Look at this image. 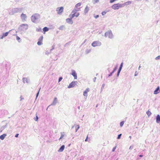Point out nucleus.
<instances>
[{"instance_id": "1", "label": "nucleus", "mask_w": 160, "mask_h": 160, "mask_svg": "<svg viewBox=\"0 0 160 160\" xmlns=\"http://www.w3.org/2000/svg\"><path fill=\"white\" fill-rule=\"evenodd\" d=\"M22 10V8H15L12 9V10L9 12V14L10 15H12L18 12H21Z\"/></svg>"}, {"instance_id": "53", "label": "nucleus", "mask_w": 160, "mask_h": 160, "mask_svg": "<svg viewBox=\"0 0 160 160\" xmlns=\"http://www.w3.org/2000/svg\"><path fill=\"white\" fill-rule=\"evenodd\" d=\"M96 77H95L93 79V82H95V81H96Z\"/></svg>"}, {"instance_id": "40", "label": "nucleus", "mask_w": 160, "mask_h": 160, "mask_svg": "<svg viewBox=\"0 0 160 160\" xmlns=\"http://www.w3.org/2000/svg\"><path fill=\"white\" fill-rule=\"evenodd\" d=\"M117 67H115L113 69V71L112 72V73H114L117 70Z\"/></svg>"}, {"instance_id": "33", "label": "nucleus", "mask_w": 160, "mask_h": 160, "mask_svg": "<svg viewBox=\"0 0 160 160\" xmlns=\"http://www.w3.org/2000/svg\"><path fill=\"white\" fill-rule=\"evenodd\" d=\"M61 136L60 138L59 139V140L60 139L62 138H63V136H64V135L63 134L62 132H61Z\"/></svg>"}, {"instance_id": "41", "label": "nucleus", "mask_w": 160, "mask_h": 160, "mask_svg": "<svg viewBox=\"0 0 160 160\" xmlns=\"http://www.w3.org/2000/svg\"><path fill=\"white\" fill-rule=\"evenodd\" d=\"M51 52H48V51H46L45 54H48L51 53Z\"/></svg>"}, {"instance_id": "63", "label": "nucleus", "mask_w": 160, "mask_h": 160, "mask_svg": "<svg viewBox=\"0 0 160 160\" xmlns=\"http://www.w3.org/2000/svg\"><path fill=\"white\" fill-rule=\"evenodd\" d=\"M74 127V126H72V128H73Z\"/></svg>"}, {"instance_id": "10", "label": "nucleus", "mask_w": 160, "mask_h": 160, "mask_svg": "<svg viewBox=\"0 0 160 160\" xmlns=\"http://www.w3.org/2000/svg\"><path fill=\"white\" fill-rule=\"evenodd\" d=\"M160 92V89L159 87L158 86L156 89L155 90L154 92V94H157L159 93Z\"/></svg>"}, {"instance_id": "55", "label": "nucleus", "mask_w": 160, "mask_h": 160, "mask_svg": "<svg viewBox=\"0 0 160 160\" xmlns=\"http://www.w3.org/2000/svg\"><path fill=\"white\" fill-rule=\"evenodd\" d=\"M88 135L87 136V137L86 138V139H85V141L87 142L88 141Z\"/></svg>"}, {"instance_id": "62", "label": "nucleus", "mask_w": 160, "mask_h": 160, "mask_svg": "<svg viewBox=\"0 0 160 160\" xmlns=\"http://www.w3.org/2000/svg\"><path fill=\"white\" fill-rule=\"evenodd\" d=\"M140 68H141V66H140L139 67V68H138V69H139Z\"/></svg>"}, {"instance_id": "42", "label": "nucleus", "mask_w": 160, "mask_h": 160, "mask_svg": "<svg viewBox=\"0 0 160 160\" xmlns=\"http://www.w3.org/2000/svg\"><path fill=\"white\" fill-rule=\"evenodd\" d=\"M38 117L37 116L36 117V118H34V120L35 121H37L38 120Z\"/></svg>"}, {"instance_id": "45", "label": "nucleus", "mask_w": 160, "mask_h": 160, "mask_svg": "<svg viewBox=\"0 0 160 160\" xmlns=\"http://www.w3.org/2000/svg\"><path fill=\"white\" fill-rule=\"evenodd\" d=\"M55 45H53L52 46V49H50V52H51L52 50H53L54 48Z\"/></svg>"}, {"instance_id": "34", "label": "nucleus", "mask_w": 160, "mask_h": 160, "mask_svg": "<svg viewBox=\"0 0 160 160\" xmlns=\"http://www.w3.org/2000/svg\"><path fill=\"white\" fill-rule=\"evenodd\" d=\"M121 135H122V134H119L118 135L117 138L118 139H120L121 138Z\"/></svg>"}, {"instance_id": "30", "label": "nucleus", "mask_w": 160, "mask_h": 160, "mask_svg": "<svg viewBox=\"0 0 160 160\" xmlns=\"http://www.w3.org/2000/svg\"><path fill=\"white\" fill-rule=\"evenodd\" d=\"M124 123V121L121 122L120 123V127H122L123 126Z\"/></svg>"}, {"instance_id": "28", "label": "nucleus", "mask_w": 160, "mask_h": 160, "mask_svg": "<svg viewBox=\"0 0 160 160\" xmlns=\"http://www.w3.org/2000/svg\"><path fill=\"white\" fill-rule=\"evenodd\" d=\"M16 39H17V40L19 42H20L21 41V38L19 37L18 36H17V37Z\"/></svg>"}, {"instance_id": "27", "label": "nucleus", "mask_w": 160, "mask_h": 160, "mask_svg": "<svg viewBox=\"0 0 160 160\" xmlns=\"http://www.w3.org/2000/svg\"><path fill=\"white\" fill-rule=\"evenodd\" d=\"M81 5V3H78L76 5L75 8H77L78 7H79Z\"/></svg>"}, {"instance_id": "56", "label": "nucleus", "mask_w": 160, "mask_h": 160, "mask_svg": "<svg viewBox=\"0 0 160 160\" xmlns=\"http://www.w3.org/2000/svg\"><path fill=\"white\" fill-rule=\"evenodd\" d=\"M72 14V15L73 16V17H76V14L75 13H71Z\"/></svg>"}, {"instance_id": "50", "label": "nucleus", "mask_w": 160, "mask_h": 160, "mask_svg": "<svg viewBox=\"0 0 160 160\" xmlns=\"http://www.w3.org/2000/svg\"><path fill=\"white\" fill-rule=\"evenodd\" d=\"M95 18H97L99 17V15H97L96 16L94 17Z\"/></svg>"}, {"instance_id": "21", "label": "nucleus", "mask_w": 160, "mask_h": 160, "mask_svg": "<svg viewBox=\"0 0 160 160\" xmlns=\"http://www.w3.org/2000/svg\"><path fill=\"white\" fill-rule=\"evenodd\" d=\"M48 30L49 29L47 27H45L43 28V30L44 32L48 31Z\"/></svg>"}, {"instance_id": "51", "label": "nucleus", "mask_w": 160, "mask_h": 160, "mask_svg": "<svg viewBox=\"0 0 160 160\" xmlns=\"http://www.w3.org/2000/svg\"><path fill=\"white\" fill-rule=\"evenodd\" d=\"M133 148V146H131L129 148V149H132Z\"/></svg>"}, {"instance_id": "46", "label": "nucleus", "mask_w": 160, "mask_h": 160, "mask_svg": "<svg viewBox=\"0 0 160 160\" xmlns=\"http://www.w3.org/2000/svg\"><path fill=\"white\" fill-rule=\"evenodd\" d=\"M62 77H60V78H59V79H58V82H60L62 80Z\"/></svg>"}, {"instance_id": "54", "label": "nucleus", "mask_w": 160, "mask_h": 160, "mask_svg": "<svg viewBox=\"0 0 160 160\" xmlns=\"http://www.w3.org/2000/svg\"><path fill=\"white\" fill-rule=\"evenodd\" d=\"M105 86V84H103L102 85V88H103Z\"/></svg>"}, {"instance_id": "26", "label": "nucleus", "mask_w": 160, "mask_h": 160, "mask_svg": "<svg viewBox=\"0 0 160 160\" xmlns=\"http://www.w3.org/2000/svg\"><path fill=\"white\" fill-rule=\"evenodd\" d=\"M146 113L148 117L150 116L152 114L151 112H150L149 111H148Z\"/></svg>"}, {"instance_id": "8", "label": "nucleus", "mask_w": 160, "mask_h": 160, "mask_svg": "<svg viewBox=\"0 0 160 160\" xmlns=\"http://www.w3.org/2000/svg\"><path fill=\"white\" fill-rule=\"evenodd\" d=\"M75 85V82L74 81L72 82L68 86V88H71L74 87Z\"/></svg>"}, {"instance_id": "15", "label": "nucleus", "mask_w": 160, "mask_h": 160, "mask_svg": "<svg viewBox=\"0 0 160 160\" xmlns=\"http://www.w3.org/2000/svg\"><path fill=\"white\" fill-rule=\"evenodd\" d=\"M156 121L157 123H159L160 122V116L159 115H157L156 117Z\"/></svg>"}, {"instance_id": "48", "label": "nucleus", "mask_w": 160, "mask_h": 160, "mask_svg": "<svg viewBox=\"0 0 160 160\" xmlns=\"http://www.w3.org/2000/svg\"><path fill=\"white\" fill-rule=\"evenodd\" d=\"M113 73H112V72H111L110 74H109L108 75V77H110V76H112V74H113Z\"/></svg>"}, {"instance_id": "3", "label": "nucleus", "mask_w": 160, "mask_h": 160, "mask_svg": "<svg viewBox=\"0 0 160 160\" xmlns=\"http://www.w3.org/2000/svg\"><path fill=\"white\" fill-rule=\"evenodd\" d=\"M28 25L26 24H22L19 28V29L21 31H24L26 30L28 28Z\"/></svg>"}, {"instance_id": "44", "label": "nucleus", "mask_w": 160, "mask_h": 160, "mask_svg": "<svg viewBox=\"0 0 160 160\" xmlns=\"http://www.w3.org/2000/svg\"><path fill=\"white\" fill-rule=\"evenodd\" d=\"M76 15V17H78L79 15V12L76 13L75 14Z\"/></svg>"}, {"instance_id": "24", "label": "nucleus", "mask_w": 160, "mask_h": 160, "mask_svg": "<svg viewBox=\"0 0 160 160\" xmlns=\"http://www.w3.org/2000/svg\"><path fill=\"white\" fill-rule=\"evenodd\" d=\"M11 30H10L9 32H5V33H3V36L4 37H6L7 36L9 33V32L11 31Z\"/></svg>"}, {"instance_id": "17", "label": "nucleus", "mask_w": 160, "mask_h": 160, "mask_svg": "<svg viewBox=\"0 0 160 160\" xmlns=\"http://www.w3.org/2000/svg\"><path fill=\"white\" fill-rule=\"evenodd\" d=\"M22 80L23 83H25V82H26L27 83H29V81L28 80V78H23L22 79Z\"/></svg>"}, {"instance_id": "38", "label": "nucleus", "mask_w": 160, "mask_h": 160, "mask_svg": "<svg viewBox=\"0 0 160 160\" xmlns=\"http://www.w3.org/2000/svg\"><path fill=\"white\" fill-rule=\"evenodd\" d=\"M106 13H107L106 12H105V11H103L102 12V15H104Z\"/></svg>"}, {"instance_id": "4", "label": "nucleus", "mask_w": 160, "mask_h": 160, "mask_svg": "<svg viewBox=\"0 0 160 160\" xmlns=\"http://www.w3.org/2000/svg\"><path fill=\"white\" fill-rule=\"evenodd\" d=\"M122 7V5L120 3L115 4L112 6V8L114 9H118L119 8Z\"/></svg>"}, {"instance_id": "60", "label": "nucleus", "mask_w": 160, "mask_h": 160, "mask_svg": "<svg viewBox=\"0 0 160 160\" xmlns=\"http://www.w3.org/2000/svg\"><path fill=\"white\" fill-rule=\"evenodd\" d=\"M68 44V43H66L65 45L64 46L65 47L66 46H67V45Z\"/></svg>"}, {"instance_id": "25", "label": "nucleus", "mask_w": 160, "mask_h": 160, "mask_svg": "<svg viewBox=\"0 0 160 160\" xmlns=\"http://www.w3.org/2000/svg\"><path fill=\"white\" fill-rule=\"evenodd\" d=\"M76 132H77L79 128L80 127L79 125H77L76 126Z\"/></svg>"}, {"instance_id": "31", "label": "nucleus", "mask_w": 160, "mask_h": 160, "mask_svg": "<svg viewBox=\"0 0 160 160\" xmlns=\"http://www.w3.org/2000/svg\"><path fill=\"white\" fill-rule=\"evenodd\" d=\"M37 44L38 45H41V44H42V41H38L37 42Z\"/></svg>"}, {"instance_id": "18", "label": "nucleus", "mask_w": 160, "mask_h": 160, "mask_svg": "<svg viewBox=\"0 0 160 160\" xmlns=\"http://www.w3.org/2000/svg\"><path fill=\"white\" fill-rule=\"evenodd\" d=\"M57 102V98H55L54 99V100L53 101L52 103L51 104V105H55L56 104Z\"/></svg>"}, {"instance_id": "16", "label": "nucleus", "mask_w": 160, "mask_h": 160, "mask_svg": "<svg viewBox=\"0 0 160 160\" xmlns=\"http://www.w3.org/2000/svg\"><path fill=\"white\" fill-rule=\"evenodd\" d=\"M65 148V146L64 145H62L60 148L58 150V151L59 152H62Z\"/></svg>"}, {"instance_id": "64", "label": "nucleus", "mask_w": 160, "mask_h": 160, "mask_svg": "<svg viewBox=\"0 0 160 160\" xmlns=\"http://www.w3.org/2000/svg\"><path fill=\"white\" fill-rule=\"evenodd\" d=\"M129 138L131 139V136H130L129 137Z\"/></svg>"}, {"instance_id": "57", "label": "nucleus", "mask_w": 160, "mask_h": 160, "mask_svg": "<svg viewBox=\"0 0 160 160\" xmlns=\"http://www.w3.org/2000/svg\"><path fill=\"white\" fill-rule=\"evenodd\" d=\"M20 98H21L20 101H21L22 99H23V98H22L21 96L20 97Z\"/></svg>"}, {"instance_id": "14", "label": "nucleus", "mask_w": 160, "mask_h": 160, "mask_svg": "<svg viewBox=\"0 0 160 160\" xmlns=\"http://www.w3.org/2000/svg\"><path fill=\"white\" fill-rule=\"evenodd\" d=\"M66 21L67 23L71 24H72L73 23V22L72 21V20L71 19V18H67L66 19Z\"/></svg>"}, {"instance_id": "5", "label": "nucleus", "mask_w": 160, "mask_h": 160, "mask_svg": "<svg viewBox=\"0 0 160 160\" xmlns=\"http://www.w3.org/2000/svg\"><path fill=\"white\" fill-rule=\"evenodd\" d=\"M63 7H62L57 8L56 11L57 13L59 15L61 14L63 12Z\"/></svg>"}, {"instance_id": "12", "label": "nucleus", "mask_w": 160, "mask_h": 160, "mask_svg": "<svg viewBox=\"0 0 160 160\" xmlns=\"http://www.w3.org/2000/svg\"><path fill=\"white\" fill-rule=\"evenodd\" d=\"M21 17L22 20H26V19L27 18L26 15L23 13L21 14Z\"/></svg>"}, {"instance_id": "20", "label": "nucleus", "mask_w": 160, "mask_h": 160, "mask_svg": "<svg viewBox=\"0 0 160 160\" xmlns=\"http://www.w3.org/2000/svg\"><path fill=\"white\" fill-rule=\"evenodd\" d=\"M89 9V8L87 6H86L84 10V13L86 14L87 13Z\"/></svg>"}, {"instance_id": "43", "label": "nucleus", "mask_w": 160, "mask_h": 160, "mask_svg": "<svg viewBox=\"0 0 160 160\" xmlns=\"http://www.w3.org/2000/svg\"><path fill=\"white\" fill-rule=\"evenodd\" d=\"M108 36V32H106L105 33V36L106 37H107Z\"/></svg>"}, {"instance_id": "35", "label": "nucleus", "mask_w": 160, "mask_h": 160, "mask_svg": "<svg viewBox=\"0 0 160 160\" xmlns=\"http://www.w3.org/2000/svg\"><path fill=\"white\" fill-rule=\"evenodd\" d=\"M40 89H41V88H40V89H39V90L38 91V92L37 93L36 96V99L38 97V96L39 95V91H40Z\"/></svg>"}, {"instance_id": "59", "label": "nucleus", "mask_w": 160, "mask_h": 160, "mask_svg": "<svg viewBox=\"0 0 160 160\" xmlns=\"http://www.w3.org/2000/svg\"><path fill=\"white\" fill-rule=\"evenodd\" d=\"M139 156L140 157H142L143 155H140Z\"/></svg>"}, {"instance_id": "22", "label": "nucleus", "mask_w": 160, "mask_h": 160, "mask_svg": "<svg viewBox=\"0 0 160 160\" xmlns=\"http://www.w3.org/2000/svg\"><path fill=\"white\" fill-rule=\"evenodd\" d=\"M99 0H92V2L93 4H95L99 2Z\"/></svg>"}, {"instance_id": "49", "label": "nucleus", "mask_w": 160, "mask_h": 160, "mask_svg": "<svg viewBox=\"0 0 160 160\" xmlns=\"http://www.w3.org/2000/svg\"><path fill=\"white\" fill-rule=\"evenodd\" d=\"M116 149V147H114V148H113L112 149V152H114L115 150V149Z\"/></svg>"}, {"instance_id": "36", "label": "nucleus", "mask_w": 160, "mask_h": 160, "mask_svg": "<svg viewBox=\"0 0 160 160\" xmlns=\"http://www.w3.org/2000/svg\"><path fill=\"white\" fill-rule=\"evenodd\" d=\"M42 30V29L41 28H37L36 29V31L38 32H40Z\"/></svg>"}, {"instance_id": "61", "label": "nucleus", "mask_w": 160, "mask_h": 160, "mask_svg": "<svg viewBox=\"0 0 160 160\" xmlns=\"http://www.w3.org/2000/svg\"><path fill=\"white\" fill-rule=\"evenodd\" d=\"M136 72H135V76H136L137 75V74H136Z\"/></svg>"}, {"instance_id": "11", "label": "nucleus", "mask_w": 160, "mask_h": 160, "mask_svg": "<svg viewBox=\"0 0 160 160\" xmlns=\"http://www.w3.org/2000/svg\"><path fill=\"white\" fill-rule=\"evenodd\" d=\"M108 37L110 38H113V35L112 32L111 30L108 31Z\"/></svg>"}, {"instance_id": "58", "label": "nucleus", "mask_w": 160, "mask_h": 160, "mask_svg": "<svg viewBox=\"0 0 160 160\" xmlns=\"http://www.w3.org/2000/svg\"><path fill=\"white\" fill-rule=\"evenodd\" d=\"M3 37H4L3 36V35L2 37H1L0 38L1 39H2L3 38Z\"/></svg>"}, {"instance_id": "9", "label": "nucleus", "mask_w": 160, "mask_h": 160, "mask_svg": "<svg viewBox=\"0 0 160 160\" xmlns=\"http://www.w3.org/2000/svg\"><path fill=\"white\" fill-rule=\"evenodd\" d=\"M71 74L74 77L75 79H77V74L75 71L73 70L72 71Z\"/></svg>"}, {"instance_id": "37", "label": "nucleus", "mask_w": 160, "mask_h": 160, "mask_svg": "<svg viewBox=\"0 0 160 160\" xmlns=\"http://www.w3.org/2000/svg\"><path fill=\"white\" fill-rule=\"evenodd\" d=\"M69 17H70V18H71V19L72 20V18L74 17L72 15V14L71 13L69 16Z\"/></svg>"}, {"instance_id": "19", "label": "nucleus", "mask_w": 160, "mask_h": 160, "mask_svg": "<svg viewBox=\"0 0 160 160\" xmlns=\"http://www.w3.org/2000/svg\"><path fill=\"white\" fill-rule=\"evenodd\" d=\"M6 136L7 135L6 134H3L0 136V139L2 140H3Z\"/></svg>"}, {"instance_id": "32", "label": "nucleus", "mask_w": 160, "mask_h": 160, "mask_svg": "<svg viewBox=\"0 0 160 160\" xmlns=\"http://www.w3.org/2000/svg\"><path fill=\"white\" fill-rule=\"evenodd\" d=\"M63 28H64V26L62 25V26H60L59 27V30H62L63 29Z\"/></svg>"}, {"instance_id": "39", "label": "nucleus", "mask_w": 160, "mask_h": 160, "mask_svg": "<svg viewBox=\"0 0 160 160\" xmlns=\"http://www.w3.org/2000/svg\"><path fill=\"white\" fill-rule=\"evenodd\" d=\"M155 59L156 60H158V59H160V56H158V57H156Z\"/></svg>"}, {"instance_id": "13", "label": "nucleus", "mask_w": 160, "mask_h": 160, "mask_svg": "<svg viewBox=\"0 0 160 160\" xmlns=\"http://www.w3.org/2000/svg\"><path fill=\"white\" fill-rule=\"evenodd\" d=\"M89 91V88H87L83 92V95L87 97L88 96L87 93Z\"/></svg>"}, {"instance_id": "29", "label": "nucleus", "mask_w": 160, "mask_h": 160, "mask_svg": "<svg viewBox=\"0 0 160 160\" xmlns=\"http://www.w3.org/2000/svg\"><path fill=\"white\" fill-rule=\"evenodd\" d=\"M43 38V37L41 36L39 38V41H42Z\"/></svg>"}, {"instance_id": "6", "label": "nucleus", "mask_w": 160, "mask_h": 160, "mask_svg": "<svg viewBox=\"0 0 160 160\" xmlns=\"http://www.w3.org/2000/svg\"><path fill=\"white\" fill-rule=\"evenodd\" d=\"M101 45V43L99 41H94L92 44V45L93 47L97 46H100Z\"/></svg>"}, {"instance_id": "47", "label": "nucleus", "mask_w": 160, "mask_h": 160, "mask_svg": "<svg viewBox=\"0 0 160 160\" xmlns=\"http://www.w3.org/2000/svg\"><path fill=\"white\" fill-rule=\"evenodd\" d=\"M126 3H127L128 4H130L131 3V1H128L126 2Z\"/></svg>"}, {"instance_id": "2", "label": "nucleus", "mask_w": 160, "mask_h": 160, "mask_svg": "<svg viewBox=\"0 0 160 160\" xmlns=\"http://www.w3.org/2000/svg\"><path fill=\"white\" fill-rule=\"evenodd\" d=\"M40 18V15L38 13H35L31 17V20L33 22H36Z\"/></svg>"}, {"instance_id": "7", "label": "nucleus", "mask_w": 160, "mask_h": 160, "mask_svg": "<svg viewBox=\"0 0 160 160\" xmlns=\"http://www.w3.org/2000/svg\"><path fill=\"white\" fill-rule=\"evenodd\" d=\"M122 66H123V63L122 62L121 64H120V66L119 68V69H118V72H117V77H118L119 76V74H120V73L122 70Z\"/></svg>"}, {"instance_id": "23", "label": "nucleus", "mask_w": 160, "mask_h": 160, "mask_svg": "<svg viewBox=\"0 0 160 160\" xmlns=\"http://www.w3.org/2000/svg\"><path fill=\"white\" fill-rule=\"evenodd\" d=\"M79 11L78 10H77L76 9L74 8L73 11H72L71 13H75L76 14L77 12V11Z\"/></svg>"}, {"instance_id": "52", "label": "nucleus", "mask_w": 160, "mask_h": 160, "mask_svg": "<svg viewBox=\"0 0 160 160\" xmlns=\"http://www.w3.org/2000/svg\"><path fill=\"white\" fill-rule=\"evenodd\" d=\"M19 135V134H17L15 135V137H16V138H17L18 137V136Z\"/></svg>"}]
</instances>
